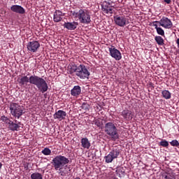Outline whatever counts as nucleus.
Here are the masks:
<instances>
[{
    "label": "nucleus",
    "mask_w": 179,
    "mask_h": 179,
    "mask_svg": "<svg viewBox=\"0 0 179 179\" xmlns=\"http://www.w3.org/2000/svg\"><path fill=\"white\" fill-rule=\"evenodd\" d=\"M17 82L20 86L22 87H26L27 83L34 85L41 93H45L48 90V84L45 80L36 75L31 76L29 78L27 76H21V78H17Z\"/></svg>",
    "instance_id": "f257e3e1"
},
{
    "label": "nucleus",
    "mask_w": 179,
    "mask_h": 179,
    "mask_svg": "<svg viewBox=\"0 0 179 179\" xmlns=\"http://www.w3.org/2000/svg\"><path fill=\"white\" fill-rule=\"evenodd\" d=\"M71 16L75 17L76 19H78L80 23L83 24H89L90 22H92V17L89 11L83 9L74 10L71 11Z\"/></svg>",
    "instance_id": "f03ea898"
},
{
    "label": "nucleus",
    "mask_w": 179,
    "mask_h": 179,
    "mask_svg": "<svg viewBox=\"0 0 179 179\" xmlns=\"http://www.w3.org/2000/svg\"><path fill=\"white\" fill-rule=\"evenodd\" d=\"M104 132L108 135V136H110L111 141H115L118 138H120L117 124L113 122H109L105 124Z\"/></svg>",
    "instance_id": "7ed1b4c3"
},
{
    "label": "nucleus",
    "mask_w": 179,
    "mask_h": 179,
    "mask_svg": "<svg viewBox=\"0 0 179 179\" xmlns=\"http://www.w3.org/2000/svg\"><path fill=\"white\" fill-rule=\"evenodd\" d=\"M69 163V159L63 155H57L52 160V165L56 171L61 170V169H64V167Z\"/></svg>",
    "instance_id": "20e7f679"
},
{
    "label": "nucleus",
    "mask_w": 179,
    "mask_h": 179,
    "mask_svg": "<svg viewBox=\"0 0 179 179\" xmlns=\"http://www.w3.org/2000/svg\"><path fill=\"white\" fill-rule=\"evenodd\" d=\"M10 114L13 117L19 120L23 115V108L17 103H11L10 104Z\"/></svg>",
    "instance_id": "39448f33"
},
{
    "label": "nucleus",
    "mask_w": 179,
    "mask_h": 179,
    "mask_svg": "<svg viewBox=\"0 0 179 179\" xmlns=\"http://www.w3.org/2000/svg\"><path fill=\"white\" fill-rule=\"evenodd\" d=\"M76 76L80 78V79H89V76H90V71L87 70L86 66L84 64H80L78 66Z\"/></svg>",
    "instance_id": "423d86ee"
},
{
    "label": "nucleus",
    "mask_w": 179,
    "mask_h": 179,
    "mask_svg": "<svg viewBox=\"0 0 179 179\" xmlns=\"http://www.w3.org/2000/svg\"><path fill=\"white\" fill-rule=\"evenodd\" d=\"M120 153H121L120 149L113 148L108 155L104 157L106 163H113V160H114V159H117L118 156H120Z\"/></svg>",
    "instance_id": "0eeeda50"
},
{
    "label": "nucleus",
    "mask_w": 179,
    "mask_h": 179,
    "mask_svg": "<svg viewBox=\"0 0 179 179\" xmlns=\"http://www.w3.org/2000/svg\"><path fill=\"white\" fill-rule=\"evenodd\" d=\"M113 19L115 24L120 27H125L127 24H129V20H128L125 16L116 15Z\"/></svg>",
    "instance_id": "6e6552de"
},
{
    "label": "nucleus",
    "mask_w": 179,
    "mask_h": 179,
    "mask_svg": "<svg viewBox=\"0 0 179 179\" xmlns=\"http://www.w3.org/2000/svg\"><path fill=\"white\" fill-rule=\"evenodd\" d=\"M108 50L110 57L114 58L115 61H120V59H122V55L121 54V52H120L118 49L115 48V47L111 45V47L108 48Z\"/></svg>",
    "instance_id": "1a4fd4ad"
},
{
    "label": "nucleus",
    "mask_w": 179,
    "mask_h": 179,
    "mask_svg": "<svg viewBox=\"0 0 179 179\" xmlns=\"http://www.w3.org/2000/svg\"><path fill=\"white\" fill-rule=\"evenodd\" d=\"M27 48L29 52H36L40 48V43L37 41L29 42L27 45Z\"/></svg>",
    "instance_id": "9d476101"
},
{
    "label": "nucleus",
    "mask_w": 179,
    "mask_h": 179,
    "mask_svg": "<svg viewBox=\"0 0 179 179\" xmlns=\"http://www.w3.org/2000/svg\"><path fill=\"white\" fill-rule=\"evenodd\" d=\"M159 24L164 29H171V27H173V22H171V20L169 19L167 17H163L159 20Z\"/></svg>",
    "instance_id": "9b49d317"
},
{
    "label": "nucleus",
    "mask_w": 179,
    "mask_h": 179,
    "mask_svg": "<svg viewBox=\"0 0 179 179\" xmlns=\"http://www.w3.org/2000/svg\"><path fill=\"white\" fill-rule=\"evenodd\" d=\"M22 125V122H18L17 120H15L13 121H10V123H8V129L10 131H20V126Z\"/></svg>",
    "instance_id": "f8f14e48"
},
{
    "label": "nucleus",
    "mask_w": 179,
    "mask_h": 179,
    "mask_svg": "<svg viewBox=\"0 0 179 179\" xmlns=\"http://www.w3.org/2000/svg\"><path fill=\"white\" fill-rule=\"evenodd\" d=\"M10 10L15 13H19V15H24L26 13V10L22 6L13 5L10 7Z\"/></svg>",
    "instance_id": "ddd939ff"
},
{
    "label": "nucleus",
    "mask_w": 179,
    "mask_h": 179,
    "mask_svg": "<svg viewBox=\"0 0 179 179\" xmlns=\"http://www.w3.org/2000/svg\"><path fill=\"white\" fill-rule=\"evenodd\" d=\"M121 115L126 121H132V118H134V113H132L131 110L128 109L122 111Z\"/></svg>",
    "instance_id": "4468645a"
},
{
    "label": "nucleus",
    "mask_w": 179,
    "mask_h": 179,
    "mask_svg": "<svg viewBox=\"0 0 179 179\" xmlns=\"http://www.w3.org/2000/svg\"><path fill=\"white\" fill-rule=\"evenodd\" d=\"M53 117L55 120L62 121V120H65L66 118V112L62 110L56 111L55 113L53 115Z\"/></svg>",
    "instance_id": "2eb2a0df"
},
{
    "label": "nucleus",
    "mask_w": 179,
    "mask_h": 179,
    "mask_svg": "<svg viewBox=\"0 0 179 179\" xmlns=\"http://www.w3.org/2000/svg\"><path fill=\"white\" fill-rule=\"evenodd\" d=\"M62 16H65V14L59 10H56L53 15V21L55 23H59L62 20Z\"/></svg>",
    "instance_id": "dca6fc26"
},
{
    "label": "nucleus",
    "mask_w": 179,
    "mask_h": 179,
    "mask_svg": "<svg viewBox=\"0 0 179 179\" xmlns=\"http://www.w3.org/2000/svg\"><path fill=\"white\" fill-rule=\"evenodd\" d=\"M78 26H79V23L75 21L72 22H65L64 24V27L67 29V30H75Z\"/></svg>",
    "instance_id": "f3484780"
},
{
    "label": "nucleus",
    "mask_w": 179,
    "mask_h": 179,
    "mask_svg": "<svg viewBox=\"0 0 179 179\" xmlns=\"http://www.w3.org/2000/svg\"><path fill=\"white\" fill-rule=\"evenodd\" d=\"M80 93H82V88L79 85L74 86L71 90V96H73L75 97H78V96H79Z\"/></svg>",
    "instance_id": "a211bd4d"
},
{
    "label": "nucleus",
    "mask_w": 179,
    "mask_h": 179,
    "mask_svg": "<svg viewBox=\"0 0 179 179\" xmlns=\"http://www.w3.org/2000/svg\"><path fill=\"white\" fill-rule=\"evenodd\" d=\"M81 146L84 149H90V146H92V144L90 143V141H89L88 138H83L81 139Z\"/></svg>",
    "instance_id": "6ab92c4d"
},
{
    "label": "nucleus",
    "mask_w": 179,
    "mask_h": 179,
    "mask_svg": "<svg viewBox=\"0 0 179 179\" xmlns=\"http://www.w3.org/2000/svg\"><path fill=\"white\" fill-rule=\"evenodd\" d=\"M67 71L69 72L70 75H72V73H76V75L78 72V66H76L75 64H69Z\"/></svg>",
    "instance_id": "aec40b11"
},
{
    "label": "nucleus",
    "mask_w": 179,
    "mask_h": 179,
    "mask_svg": "<svg viewBox=\"0 0 179 179\" xmlns=\"http://www.w3.org/2000/svg\"><path fill=\"white\" fill-rule=\"evenodd\" d=\"M110 5L111 3L110 2L104 1L103 5L101 6L102 7V10L104 12V13L108 14V8L110 7Z\"/></svg>",
    "instance_id": "412c9836"
},
{
    "label": "nucleus",
    "mask_w": 179,
    "mask_h": 179,
    "mask_svg": "<svg viewBox=\"0 0 179 179\" xmlns=\"http://www.w3.org/2000/svg\"><path fill=\"white\" fill-rule=\"evenodd\" d=\"M162 94L164 99H166V100H169V99H171V93L169 90H163L162 92Z\"/></svg>",
    "instance_id": "4be33fe9"
},
{
    "label": "nucleus",
    "mask_w": 179,
    "mask_h": 179,
    "mask_svg": "<svg viewBox=\"0 0 179 179\" xmlns=\"http://www.w3.org/2000/svg\"><path fill=\"white\" fill-rule=\"evenodd\" d=\"M155 40L158 45H164V39L160 36H157L155 37Z\"/></svg>",
    "instance_id": "5701e85b"
},
{
    "label": "nucleus",
    "mask_w": 179,
    "mask_h": 179,
    "mask_svg": "<svg viewBox=\"0 0 179 179\" xmlns=\"http://www.w3.org/2000/svg\"><path fill=\"white\" fill-rule=\"evenodd\" d=\"M31 179H43V174L35 172L31 175Z\"/></svg>",
    "instance_id": "b1692460"
},
{
    "label": "nucleus",
    "mask_w": 179,
    "mask_h": 179,
    "mask_svg": "<svg viewBox=\"0 0 179 179\" xmlns=\"http://www.w3.org/2000/svg\"><path fill=\"white\" fill-rule=\"evenodd\" d=\"M159 146H162V148H169V141L166 139H162V141L159 143Z\"/></svg>",
    "instance_id": "393cba45"
},
{
    "label": "nucleus",
    "mask_w": 179,
    "mask_h": 179,
    "mask_svg": "<svg viewBox=\"0 0 179 179\" xmlns=\"http://www.w3.org/2000/svg\"><path fill=\"white\" fill-rule=\"evenodd\" d=\"M41 153L45 156H50L51 155V150L48 148H45L42 151Z\"/></svg>",
    "instance_id": "a878e982"
},
{
    "label": "nucleus",
    "mask_w": 179,
    "mask_h": 179,
    "mask_svg": "<svg viewBox=\"0 0 179 179\" xmlns=\"http://www.w3.org/2000/svg\"><path fill=\"white\" fill-rule=\"evenodd\" d=\"M1 121H2L3 122H5V124H7L8 125H9L10 122L11 120H10L8 117L5 116V115H2L0 118Z\"/></svg>",
    "instance_id": "bb28decb"
},
{
    "label": "nucleus",
    "mask_w": 179,
    "mask_h": 179,
    "mask_svg": "<svg viewBox=\"0 0 179 179\" xmlns=\"http://www.w3.org/2000/svg\"><path fill=\"white\" fill-rule=\"evenodd\" d=\"M162 177L164 179H173V176H171V174L167 173H162Z\"/></svg>",
    "instance_id": "cd10ccee"
},
{
    "label": "nucleus",
    "mask_w": 179,
    "mask_h": 179,
    "mask_svg": "<svg viewBox=\"0 0 179 179\" xmlns=\"http://www.w3.org/2000/svg\"><path fill=\"white\" fill-rule=\"evenodd\" d=\"M95 125H96V127H98L99 128H100V127H101V125H103V122H101V120H100L99 119H96L94 121Z\"/></svg>",
    "instance_id": "c85d7f7f"
},
{
    "label": "nucleus",
    "mask_w": 179,
    "mask_h": 179,
    "mask_svg": "<svg viewBox=\"0 0 179 179\" xmlns=\"http://www.w3.org/2000/svg\"><path fill=\"white\" fill-rule=\"evenodd\" d=\"M170 145L171 146H175L176 148H179V142L177 140H173L172 141H171Z\"/></svg>",
    "instance_id": "c756f323"
},
{
    "label": "nucleus",
    "mask_w": 179,
    "mask_h": 179,
    "mask_svg": "<svg viewBox=\"0 0 179 179\" xmlns=\"http://www.w3.org/2000/svg\"><path fill=\"white\" fill-rule=\"evenodd\" d=\"M156 30H157V34L162 36H164V30H163L162 27L157 28Z\"/></svg>",
    "instance_id": "7c9ffc66"
},
{
    "label": "nucleus",
    "mask_w": 179,
    "mask_h": 179,
    "mask_svg": "<svg viewBox=\"0 0 179 179\" xmlns=\"http://www.w3.org/2000/svg\"><path fill=\"white\" fill-rule=\"evenodd\" d=\"M81 108L83 110H85V111H87V110H89V105L86 103H83V105L81 106Z\"/></svg>",
    "instance_id": "2f4dec72"
},
{
    "label": "nucleus",
    "mask_w": 179,
    "mask_h": 179,
    "mask_svg": "<svg viewBox=\"0 0 179 179\" xmlns=\"http://www.w3.org/2000/svg\"><path fill=\"white\" fill-rule=\"evenodd\" d=\"M157 23L160 24V21H154L152 22V26H154V27H155L156 30H157V29H159V27H157Z\"/></svg>",
    "instance_id": "473e14b6"
},
{
    "label": "nucleus",
    "mask_w": 179,
    "mask_h": 179,
    "mask_svg": "<svg viewBox=\"0 0 179 179\" xmlns=\"http://www.w3.org/2000/svg\"><path fill=\"white\" fill-rule=\"evenodd\" d=\"M29 162H24L23 163V166L24 168V170L27 171L29 170Z\"/></svg>",
    "instance_id": "72a5a7b5"
},
{
    "label": "nucleus",
    "mask_w": 179,
    "mask_h": 179,
    "mask_svg": "<svg viewBox=\"0 0 179 179\" xmlns=\"http://www.w3.org/2000/svg\"><path fill=\"white\" fill-rule=\"evenodd\" d=\"M108 13H110V15H113V13H114V12L113 11L112 6H110V7H109V8H108Z\"/></svg>",
    "instance_id": "f704fd0d"
},
{
    "label": "nucleus",
    "mask_w": 179,
    "mask_h": 179,
    "mask_svg": "<svg viewBox=\"0 0 179 179\" xmlns=\"http://www.w3.org/2000/svg\"><path fill=\"white\" fill-rule=\"evenodd\" d=\"M58 171H59V174H61V176H64V171H62V169H58Z\"/></svg>",
    "instance_id": "c9c22d12"
},
{
    "label": "nucleus",
    "mask_w": 179,
    "mask_h": 179,
    "mask_svg": "<svg viewBox=\"0 0 179 179\" xmlns=\"http://www.w3.org/2000/svg\"><path fill=\"white\" fill-rule=\"evenodd\" d=\"M164 2H166V3H171V0H164Z\"/></svg>",
    "instance_id": "e433bc0d"
},
{
    "label": "nucleus",
    "mask_w": 179,
    "mask_h": 179,
    "mask_svg": "<svg viewBox=\"0 0 179 179\" xmlns=\"http://www.w3.org/2000/svg\"><path fill=\"white\" fill-rule=\"evenodd\" d=\"M176 44L178 45V48H179V38L176 40Z\"/></svg>",
    "instance_id": "4c0bfd02"
},
{
    "label": "nucleus",
    "mask_w": 179,
    "mask_h": 179,
    "mask_svg": "<svg viewBox=\"0 0 179 179\" xmlns=\"http://www.w3.org/2000/svg\"><path fill=\"white\" fill-rule=\"evenodd\" d=\"M0 169H2V163L0 162Z\"/></svg>",
    "instance_id": "58836bf2"
},
{
    "label": "nucleus",
    "mask_w": 179,
    "mask_h": 179,
    "mask_svg": "<svg viewBox=\"0 0 179 179\" xmlns=\"http://www.w3.org/2000/svg\"><path fill=\"white\" fill-rule=\"evenodd\" d=\"M10 1H16V0H10Z\"/></svg>",
    "instance_id": "ea45409f"
}]
</instances>
